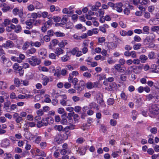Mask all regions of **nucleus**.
<instances>
[{
  "instance_id": "f03ea898",
  "label": "nucleus",
  "mask_w": 159,
  "mask_h": 159,
  "mask_svg": "<svg viewBox=\"0 0 159 159\" xmlns=\"http://www.w3.org/2000/svg\"><path fill=\"white\" fill-rule=\"evenodd\" d=\"M29 63L33 66H35L36 65H39L41 62L40 60L36 56H32L28 60Z\"/></svg>"
},
{
  "instance_id": "cd10ccee",
  "label": "nucleus",
  "mask_w": 159,
  "mask_h": 159,
  "mask_svg": "<svg viewBox=\"0 0 159 159\" xmlns=\"http://www.w3.org/2000/svg\"><path fill=\"white\" fill-rule=\"evenodd\" d=\"M5 156L4 159H13V158L11 156V154L9 153H6L4 154Z\"/></svg>"
},
{
  "instance_id": "4be33fe9",
  "label": "nucleus",
  "mask_w": 159,
  "mask_h": 159,
  "mask_svg": "<svg viewBox=\"0 0 159 159\" xmlns=\"http://www.w3.org/2000/svg\"><path fill=\"white\" fill-rule=\"evenodd\" d=\"M61 69L60 68H57L55 71L54 75L57 76V77H59L61 75Z\"/></svg>"
},
{
  "instance_id": "423d86ee",
  "label": "nucleus",
  "mask_w": 159,
  "mask_h": 159,
  "mask_svg": "<svg viewBox=\"0 0 159 159\" xmlns=\"http://www.w3.org/2000/svg\"><path fill=\"white\" fill-rule=\"evenodd\" d=\"M114 67L117 71L121 73L124 72L125 70V67H121V65L120 64L115 65Z\"/></svg>"
},
{
  "instance_id": "58836bf2",
  "label": "nucleus",
  "mask_w": 159,
  "mask_h": 159,
  "mask_svg": "<svg viewBox=\"0 0 159 159\" xmlns=\"http://www.w3.org/2000/svg\"><path fill=\"white\" fill-rule=\"evenodd\" d=\"M151 30L153 32H156L159 31V26H153L151 28Z\"/></svg>"
},
{
  "instance_id": "20e7f679",
  "label": "nucleus",
  "mask_w": 159,
  "mask_h": 159,
  "mask_svg": "<svg viewBox=\"0 0 159 159\" xmlns=\"http://www.w3.org/2000/svg\"><path fill=\"white\" fill-rule=\"evenodd\" d=\"M48 117L46 118V122H44V119L43 118L41 121L38 122L37 124V126L38 127H40L44 126H47L48 124Z\"/></svg>"
},
{
  "instance_id": "e433bc0d",
  "label": "nucleus",
  "mask_w": 159,
  "mask_h": 159,
  "mask_svg": "<svg viewBox=\"0 0 159 159\" xmlns=\"http://www.w3.org/2000/svg\"><path fill=\"white\" fill-rule=\"evenodd\" d=\"M36 113L38 115L41 116L44 114V112L42 109H40L37 111Z\"/></svg>"
},
{
  "instance_id": "aec40b11",
  "label": "nucleus",
  "mask_w": 159,
  "mask_h": 159,
  "mask_svg": "<svg viewBox=\"0 0 159 159\" xmlns=\"http://www.w3.org/2000/svg\"><path fill=\"white\" fill-rule=\"evenodd\" d=\"M149 2V0H138L139 3L143 6L147 5Z\"/></svg>"
},
{
  "instance_id": "338daca9",
  "label": "nucleus",
  "mask_w": 159,
  "mask_h": 159,
  "mask_svg": "<svg viewBox=\"0 0 159 159\" xmlns=\"http://www.w3.org/2000/svg\"><path fill=\"white\" fill-rule=\"evenodd\" d=\"M114 101L113 99L110 98L107 101V103L108 105H111L113 104L114 103Z\"/></svg>"
},
{
  "instance_id": "c03bdc74",
  "label": "nucleus",
  "mask_w": 159,
  "mask_h": 159,
  "mask_svg": "<svg viewBox=\"0 0 159 159\" xmlns=\"http://www.w3.org/2000/svg\"><path fill=\"white\" fill-rule=\"evenodd\" d=\"M134 39L135 42H139L141 40V39L139 36L136 35L134 36Z\"/></svg>"
},
{
  "instance_id": "dca6fc26",
  "label": "nucleus",
  "mask_w": 159,
  "mask_h": 159,
  "mask_svg": "<svg viewBox=\"0 0 159 159\" xmlns=\"http://www.w3.org/2000/svg\"><path fill=\"white\" fill-rule=\"evenodd\" d=\"M139 59L140 60L141 62L142 63H144L148 59V57L144 55H141L139 57Z\"/></svg>"
},
{
  "instance_id": "c9c22d12",
  "label": "nucleus",
  "mask_w": 159,
  "mask_h": 159,
  "mask_svg": "<svg viewBox=\"0 0 159 159\" xmlns=\"http://www.w3.org/2000/svg\"><path fill=\"white\" fill-rule=\"evenodd\" d=\"M55 32L52 30H48L47 32V34L49 36H52L55 35Z\"/></svg>"
},
{
  "instance_id": "13d9d810",
  "label": "nucleus",
  "mask_w": 159,
  "mask_h": 159,
  "mask_svg": "<svg viewBox=\"0 0 159 159\" xmlns=\"http://www.w3.org/2000/svg\"><path fill=\"white\" fill-rule=\"evenodd\" d=\"M120 79L122 81H125L126 79V77L124 74L120 75Z\"/></svg>"
},
{
  "instance_id": "e2e57ef3",
  "label": "nucleus",
  "mask_w": 159,
  "mask_h": 159,
  "mask_svg": "<svg viewBox=\"0 0 159 159\" xmlns=\"http://www.w3.org/2000/svg\"><path fill=\"white\" fill-rule=\"evenodd\" d=\"M148 57L150 59H153L155 57V54L153 52H151L148 54Z\"/></svg>"
},
{
  "instance_id": "5701e85b",
  "label": "nucleus",
  "mask_w": 159,
  "mask_h": 159,
  "mask_svg": "<svg viewBox=\"0 0 159 159\" xmlns=\"http://www.w3.org/2000/svg\"><path fill=\"white\" fill-rule=\"evenodd\" d=\"M36 138V139L35 140V142L36 143L39 144L41 141V137L40 136H37L36 135H34L33 138Z\"/></svg>"
},
{
  "instance_id": "052dcab7",
  "label": "nucleus",
  "mask_w": 159,
  "mask_h": 159,
  "mask_svg": "<svg viewBox=\"0 0 159 159\" xmlns=\"http://www.w3.org/2000/svg\"><path fill=\"white\" fill-rule=\"evenodd\" d=\"M44 40L47 42L49 41L50 40V38L49 36L47 35H46L43 37Z\"/></svg>"
},
{
  "instance_id": "a211bd4d",
  "label": "nucleus",
  "mask_w": 159,
  "mask_h": 159,
  "mask_svg": "<svg viewBox=\"0 0 159 159\" xmlns=\"http://www.w3.org/2000/svg\"><path fill=\"white\" fill-rule=\"evenodd\" d=\"M0 87L2 89H5L7 88V83L3 81H0Z\"/></svg>"
},
{
  "instance_id": "412c9836",
  "label": "nucleus",
  "mask_w": 159,
  "mask_h": 159,
  "mask_svg": "<svg viewBox=\"0 0 159 159\" xmlns=\"http://www.w3.org/2000/svg\"><path fill=\"white\" fill-rule=\"evenodd\" d=\"M143 34H148L149 32V28L148 26H144L143 28Z\"/></svg>"
},
{
  "instance_id": "79ce46f5",
  "label": "nucleus",
  "mask_w": 159,
  "mask_h": 159,
  "mask_svg": "<svg viewBox=\"0 0 159 159\" xmlns=\"http://www.w3.org/2000/svg\"><path fill=\"white\" fill-rule=\"evenodd\" d=\"M44 43V42L43 41V42H39L37 41L34 42V46L36 47L39 48L40 47L41 45V43Z\"/></svg>"
},
{
  "instance_id": "4c0bfd02",
  "label": "nucleus",
  "mask_w": 159,
  "mask_h": 159,
  "mask_svg": "<svg viewBox=\"0 0 159 159\" xmlns=\"http://www.w3.org/2000/svg\"><path fill=\"white\" fill-rule=\"evenodd\" d=\"M47 25L46 23L44 24V25L41 28V30L43 32H45L47 30Z\"/></svg>"
},
{
  "instance_id": "bb28decb",
  "label": "nucleus",
  "mask_w": 159,
  "mask_h": 159,
  "mask_svg": "<svg viewBox=\"0 0 159 159\" xmlns=\"http://www.w3.org/2000/svg\"><path fill=\"white\" fill-rule=\"evenodd\" d=\"M14 84L16 85V87H19L20 84V82L18 78H15L14 80Z\"/></svg>"
},
{
  "instance_id": "3c124183",
  "label": "nucleus",
  "mask_w": 159,
  "mask_h": 159,
  "mask_svg": "<svg viewBox=\"0 0 159 159\" xmlns=\"http://www.w3.org/2000/svg\"><path fill=\"white\" fill-rule=\"evenodd\" d=\"M124 13L126 15H128L130 13V11L129 9L126 8L124 10Z\"/></svg>"
},
{
  "instance_id": "f257e3e1",
  "label": "nucleus",
  "mask_w": 159,
  "mask_h": 159,
  "mask_svg": "<svg viewBox=\"0 0 159 159\" xmlns=\"http://www.w3.org/2000/svg\"><path fill=\"white\" fill-rule=\"evenodd\" d=\"M149 111L152 115H158L159 114V106L156 104H152L150 106Z\"/></svg>"
},
{
  "instance_id": "6e6552de",
  "label": "nucleus",
  "mask_w": 159,
  "mask_h": 159,
  "mask_svg": "<svg viewBox=\"0 0 159 159\" xmlns=\"http://www.w3.org/2000/svg\"><path fill=\"white\" fill-rule=\"evenodd\" d=\"M54 141L58 144H60L62 143L63 139L61 135L58 134L56 136L54 139Z\"/></svg>"
},
{
  "instance_id": "393cba45",
  "label": "nucleus",
  "mask_w": 159,
  "mask_h": 159,
  "mask_svg": "<svg viewBox=\"0 0 159 159\" xmlns=\"http://www.w3.org/2000/svg\"><path fill=\"white\" fill-rule=\"evenodd\" d=\"M30 43L28 42H26L24 43L22 47V49L23 50H26L28 47L29 46Z\"/></svg>"
},
{
  "instance_id": "c756f323",
  "label": "nucleus",
  "mask_w": 159,
  "mask_h": 159,
  "mask_svg": "<svg viewBox=\"0 0 159 159\" xmlns=\"http://www.w3.org/2000/svg\"><path fill=\"white\" fill-rule=\"evenodd\" d=\"M54 128L56 130H57L59 131H61L63 130V127L61 125H55L54 126Z\"/></svg>"
},
{
  "instance_id": "de8ad7c7",
  "label": "nucleus",
  "mask_w": 159,
  "mask_h": 159,
  "mask_svg": "<svg viewBox=\"0 0 159 159\" xmlns=\"http://www.w3.org/2000/svg\"><path fill=\"white\" fill-rule=\"evenodd\" d=\"M11 59L13 61H17L18 62L20 63L21 62V60H19V58H16L15 57H11Z\"/></svg>"
},
{
  "instance_id": "69168bd1",
  "label": "nucleus",
  "mask_w": 159,
  "mask_h": 159,
  "mask_svg": "<svg viewBox=\"0 0 159 159\" xmlns=\"http://www.w3.org/2000/svg\"><path fill=\"white\" fill-rule=\"evenodd\" d=\"M157 129L156 127H154L151 129V132L153 134H155L157 132Z\"/></svg>"
},
{
  "instance_id": "2eb2a0df",
  "label": "nucleus",
  "mask_w": 159,
  "mask_h": 159,
  "mask_svg": "<svg viewBox=\"0 0 159 159\" xmlns=\"http://www.w3.org/2000/svg\"><path fill=\"white\" fill-rule=\"evenodd\" d=\"M64 52V51L61 48H57L55 51V53L57 56H59L62 54Z\"/></svg>"
},
{
  "instance_id": "ea45409f",
  "label": "nucleus",
  "mask_w": 159,
  "mask_h": 159,
  "mask_svg": "<svg viewBox=\"0 0 159 159\" xmlns=\"http://www.w3.org/2000/svg\"><path fill=\"white\" fill-rule=\"evenodd\" d=\"M110 123L111 125L115 126L117 124V121L115 120L111 119L110 120Z\"/></svg>"
},
{
  "instance_id": "603ef678",
  "label": "nucleus",
  "mask_w": 159,
  "mask_h": 159,
  "mask_svg": "<svg viewBox=\"0 0 159 159\" xmlns=\"http://www.w3.org/2000/svg\"><path fill=\"white\" fill-rule=\"evenodd\" d=\"M79 49L77 48H75L73 49L71 51V53L73 55L75 54Z\"/></svg>"
},
{
  "instance_id": "37998d69",
  "label": "nucleus",
  "mask_w": 159,
  "mask_h": 159,
  "mask_svg": "<svg viewBox=\"0 0 159 159\" xmlns=\"http://www.w3.org/2000/svg\"><path fill=\"white\" fill-rule=\"evenodd\" d=\"M141 46L140 43H138L134 44L133 46V48L134 50H137L139 49Z\"/></svg>"
},
{
  "instance_id": "0eeeda50",
  "label": "nucleus",
  "mask_w": 159,
  "mask_h": 159,
  "mask_svg": "<svg viewBox=\"0 0 159 159\" xmlns=\"http://www.w3.org/2000/svg\"><path fill=\"white\" fill-rule=\"evenodd\" d=\"M86 149L85 147H83L79 148L76 151L80 155H83L85 154Z\"/></svg>"
},
{
  "instance_id": "774afa93",
  "label": "nucleus",
  "mask_w": 159,
  "mask_h": 159,
  "mask_svg": "<svg viewBox=\"0 0 159 159\" xmlns=\"http://www.w3.org/2000/svg\"><path fill=\"white\" fill-rule=\"evenodd\" d=\"M64 87L66 89H69L71 87V84L68 82H66L64 85Z\"/></svg>"
},
{
  "instance_id": "5fc2aeb1",
  "label": "nucleus",
  "mask_w": 159,
  "mask_h": 159,
  "mask_svg": "<svg viewBox=\"0 0 159 159\" xmlns=\"http://www.w3.org/2000/svg\"><path fill=\"white\" fill-rule=\"evenodd\" d=\"M73 27V24L71 23H68L66 25V27L67 29L72 28Z\"/></svg>"
},
{
  "instance_id": "bf43d9fd",
  "label": "nucleus",
  "mask_w": 159,
  "mask_h": 159,
  "mask_svg": "<svg viewBox=\"0 0 159 159\" xmlns=\"http://www.w3.org/2000/svg\"><path fill=\"white\" fill-rule=\"evenodd\" d=\"M75 111L76 112H79L81 110V107L80 106H76L75 107Z\"/></svg>"
},
{
  "instance_id": "473e14b6",
  "label": "nucleus",
  "mask_w": 159,
  "mask_h": 159,
  "mask_svg": "<svg viewBox=\"0 0 159 159\" xmlns=\"http://www.w3.org/2000/svg\"><path fill=\"white\" fill-rule=\"evenodd\" d=\"M9 96L10 98L11 99H16V100H18L17 97L16 96L15 93L14 92L11 93Z\"/></svg>"
},
{
  "instance_id": "72a5a7b5",
  "label": "nucleus",
  "mask_w": 159,
  "mask_h": 159,
  "mask_svg": "<svg viewBox=\"0 0 159 159\" xmlns=\"http://www.w3.org/2000/svg\"><path fill=\"white\" fill-rule=\"evenodd\" d=\"M69 59V57L67 55L63 56L61 57V60L62 61L65 62L67 61Z\"/></svg>"
},
{
  "instance_id": "4468645a",
  "label": "nucleus",
  "mask_w": 159,
  "mask_h": 159,
  "mask_svg": "<svg viewBox=\"0 0 159 159\" xmlns=\"http://www.w3.org/2000/svg\"><path fill=\"white\" fill-rule=\"evenodd\" d=\"M36 51V49L35 48H32L27 51L26 53L28 55L30 56L31 54H33L35 53Z\"/></svg>"
},
{
  "instance_id": "9b49d317",
  "label": "nucleus",
  "mask_w": 159,
  "mask_h": 159,
  "mask_svg": "<svg viewBox=\"0 0 159 159\" xmlns=\"http://www.w3.org/2000/svg\"><path fill=\"white\" fill-rule=\"evenodd\" d=\"M35 20L34 19H29L27 20L25 22L26 25L30 26V28L27 27V28L30 29L32 27V24L34 22Z\"/></svg>"
},
{
  "instance_id": "39448f33",
  "label": "nucleus",
  "mask_w": 159,
  "mask_h": 159,
  "mask_svg": "<svg viewBox=\"0 0 159 159\" xmlns=\"http://www.w3.org/2000/svg\"><path fill=\"white\" fill-rule=\"evenodd\" d=\"M14 46V44L12 41L10 40H8L5 43L2 44V46L5 48H13Z\"/></svg>"
},
{
  "instance_id": "7ed1b4c3",
  "label": "nucleus",
  "mask_w": 159,
  "mask_h": 159,
  "mask_svg": "<svg viewBox=\"0 0 159 159\" xmlns=\"http://www.w3.org/2000/svg\"><path fill=\"white\" fill-rule=\"evenodd\" d=\"M155 36L154 34L150 33L146 38L144 40L143 43L144 44H146L150 42H154Z\"/></svg>"
},
{
  "instance_id": "7c9ffc66",
  "label": "nucleus",
  "mask_w": 159,
  "mask_h": 159,
  "mask_svg": "<svg viewBox=\"0 0 159 159\" xmlns=\"http://www.w3.org/2000/svg\"><path fill=\"white\" fill-rule=\"evenodd\" d=\"M154 42H150L147 43L146 44H144L145 45L148 46V47L149 48H153L156 46V45L153 43Z\"/></svg>"
},
{
  "instance_id": "a18cd8bd",
  "label": "nucleus",
  "mask_w": 159,
  "mask_h": 159,
  "mask_svg": "<svg viewBox=\"0 0 159 159\" xmlns=\"http://www.w3.org/2000/svg\"><path fill=\"white\" fill-rule=\"evenodd\" d=\"M72 100L75 102H78L80 100V98L76 96H73L72 97Z\"/></svg>"
},
{
  "instance_id": "2f4dec72",
  "label": "nucleus",
  "mask_w": 159,
  "mask_h": 159,
  "mask_svg": "<svg viewBox=\"0 0 159 159\" xmlns=\"http://www.w3.org/2000/svg\"><path fill=\"white\" fill-rule=\"evenodd\" d=\"M86 87L89 89H91L93 88V83L91 82H88L86 83Z\"/></svg>"
},
{
  "instance_id": "680f3d73",
  "label": "nucleus",
  "mask_w": 159,
  "mask_h": 159,
  "mask_svg": "<svg viewBox=\"0 0 159 159\" xmlns=\"http://www.w3.org/2000/svg\"><path fill=\"white\" fill-rule=\"evenodd\" d=\"M120 97L122 99L125 100L127 99V96L124 93H122L121 94Z\"/></svg>"
},
{
  "instance_id": "09e8293b",
  "label": "nucleus",
  "mask_w": 159,
  "mask_h": 159,
  "mask_svg": "<svg viewBox=\"0 0 159 159\" xmlns=\"http://www.w3.org/2000/svg\"><path fill=\"white\" fill-rule=\"evenodd\" d=\"M21 30V27L20 25H18L16 26V28L15 30V31L16 33L20 32Z\"/></svg>"
},
{
  "instance_id": "6e6d98bb",
  "label": "nucleus",
  "mask_w": 159,
  "mask_h": 159,
  "mask_svg": "<svg viewBox=\"0 0 159 159\" xmlns=\"http://www.w3.org/2000/svg\"><path fill=\"white\" fill-rule=\"evenodd\" d=\"M29 11H32L34 9V7L33 5L30 4L27 7Z\"/></svg>"
},
{
  "instance_id": "9d476101",
  "label": "nucleus",
  "mask_w": 159,
  "mask_h": 159,
  "mask_svg": "<svg viewBox=\"0 0 159 159\" xmlns=\"http://www.w3.org/2000/svg\"><path fill=\"white\" fill-rule=\"evenodd\" d=\"M150 69L152 70V71L158 73L159 72V65L156 66L155 64L152 65Z\"/></svg>"
},
{
  "instance_id": "f3484780",
  "label": "nucleus",
  "mask_w": 159,
  "mask_h": 159,
  "mask_svg": "<svg viewBox=\"0 0 159 159\" xmlns=\"http://www.w3.org/2000/svg\"><path fill=\"white\" fill-rule=\"evenodd\" d=\"M67 44V40H64L62 41L58 45L61 48H64L65 46Z\"/></svg>"
},
{
  "instance_id": "49530a36",
  "label": "nucleus",
  "mask_w": 159,
  "mask_h": 159,
  "mask_svg": "<svg viewBox=\"0 0 159 159\" xmlns=\"http://www.w3.org/2000/svg\"><path fill=\"white\" fill-rule=\"evenodd\" d=\"M107 4L110 7L112 8L113 9L115 10V7L116 5V4H115L112 2H108Z\"/></svg>"
},
{
  "instance_id": "ddd939ff",
  "label": "nucleus",
  "mask_w": 159,
  "mask_h": 159,
  "mask_svg": "<svg viewBox=\"0 0 159 159\" xmlns=\"http://www.w3.org/2000/svg\"><path fill=\"white\" fill-rule=\"evenodd\" d=\"M43 80L42 84L43 85H46L49 82V79L46 76H43L42 77Z\"/></svg>"
},
{
  "instance_id": "b1692460",
  "label": "nucleus",
  "mask_w": 159,
  "mask_h": 159,
  "mask_svg": "<svg viewBox=\"0 0 159 159\" xmlns=\"http://www.w3.org/2000/svg\"><path fill=\"white\" fill-rule=\"evenodd\" d=\"M55 35L57 37H64L65 36V34L60 31H57L55 33Z\"/></svg>"
},
{
  "instance_id": "c85d7f7f",
  "label": "nucleus",
  "mask_w": 159,
  "mask_h": 159,
  "mask_svg": "<svg viewBox=\"0 0 159 159\" xmlns=\"http://www.w3.org/2000/svg\"><path fill=\"white\" fill-rule=\"evenodd\" d=\"M58 43V40L56 39H54L52 40L51 42L50 43L51 45H52L53 46H56Z\"/></svg>"
},
{
  "instance_id": "f704fd0d",
  "label": "nucleus",
  "mask_w": 159,
  "mask_h": 159,
  "mask_svg": "<svg viewBox=\"0 0 159 159\" xmlns=\"http://www.w3.org/2000/svg\"><path fill=\"white\" fill-rule=\"evenodd\" d=\"M35 22L33 23L34 25L36 26H39L42 23V21L40 20H35Z\"/></svg>"
},
{
  "instance_id": "1a4fd4ad",
  "label": "nucleus",
  "mask_w": 159,
  "mask_h": 159,
  "mask_svg": "<svg viewBox=\"0 0 159 159\" xmlns=\"http://www.w3.org/2000/svg\"><path fill=\"white\" fill-rule=\"evenodd\" d=\"M70 100H61L60 104L63 106H68L70 105Z\"/></svg>"
},
{
  "instance_id": "0e129e2a",
  "label": "nucleus",
  "mask_w": 159,
  "mask_h": 159,
  "mask_svg": "<svg viewBox=\"0 0 159 159\" xmlns=\"http://www.w3.org/2000/svg\"><path fill=\"white\" fill-rule=\"evenodd\" d=\"M19 10L17 8H15L12 11L13 13L15 15H16L18 14V13L19 11Z\"/></svg>"
},
{
  "instance_id": "a878e982",
  "label": "nucleus",
  "mask_w": 159,
  "mask_h": 159,
  "mask_svg": "<svg viewBox=\"0 0 159 159\" xmlns=\"http://www.w3.org/2000/svg\"><path fill=\"white\" fill-rule=\"evenodd\" d=\"M89 106L91 108H96L97 110L98 109L97 104L94 102H93L91 103L89 105Z\"/></svg>"
},
{
  "instance_id": "6ab92c4d",
  "label": "nucleus",
  "mask_w": 159,
  "mask_h": 159,
  "mask_svg": "<svg viewBox=\"0 0 159 159\" xmlns=\"http://www.w3.org/2000/svg\"><path fill=\"white\" fill-rule=\"evenodd\" d=\"M116 84L115 83H113L110 84L109 87H108V91H112L114 88H116Z\"/></svg>"
},
{
  "instance_id": "864d4df0",
  "label": "nucleus",
  "mask_w": 159,
  "mask_h": 159,
  "mask_svg": "<svg viewBox=\"0 0 159 159\" xmlns=\"http://www.w3.org/2000/svg\"><path fill=\"white\" fill-rule=\"evenodd\" d=\"M90 16L88 15H86V18L87 19L91 20H93V19L95 20L97 19L96 17H91Z\"/></svg>"
},
{
  "instance_id": "a19ab883",
  "label": "nucleus",
  "mask_w": 159,
  "mask_h": 159,
  "mask_svg": "<svg viewBox=\"0 0 159 159\" xmlns=\"http://www.w3.org/2000/svg\"><path fill=\"white\" fill-rule=\"evenodd\" d=\"M85 140L83 138H78L76 140V142L78 143H81L83 142Z\"/></svg>"
},
{
  "instance_id": "8fccbe9b",
  "label": "nucleus",
  "mask_w": 159,
  "mask_h": 159,
  "mask_svg": "<svg viewBox=\"0 0 159 159\" xmlns=\"http://www.w3.org/2000/svg\"><path fill=\"white\" fill-rule=\"evenodd\" d=\"M23 120V118L22 117L20 116H19L18 118H17L16 119H15V121L17 123H19L20 124H21L20 122L22 123V121Z\"/></svg>"
},
{
  "instance_id": "4d7b16f0",
  "label": "nucleus",
  "mask_w": 159,
  "mask_h": 159,
  "mask_svg": "<svg viewBox=\"0 0 159 159\" xmlns=\"http://www.w3.org/2000/svg\"><path fill=\"white\" fill-rule=\"evenodd\" d=\"M78 80L77 78H75L72 79V80L70 81V83H72L73 84L74 86H75L78 82Z\"/></svg>"
},
{
  "instance_id": "f8f14e48",
  "label": "nucleus",
  "mask_w": 159,
  "mask_h": 159,
  "mask_svg": "<svg viewBox=\"0 0 159 159\" xmlns=\"http://www.w3.org/2000/svg\"><path fill=\"white\" fill-rule=\"evenodd\" d=\"M122 5L121 3L116 4L115 8H116V11L119 12H121L122 11Z\"/></svg>"
}]
</instances>
